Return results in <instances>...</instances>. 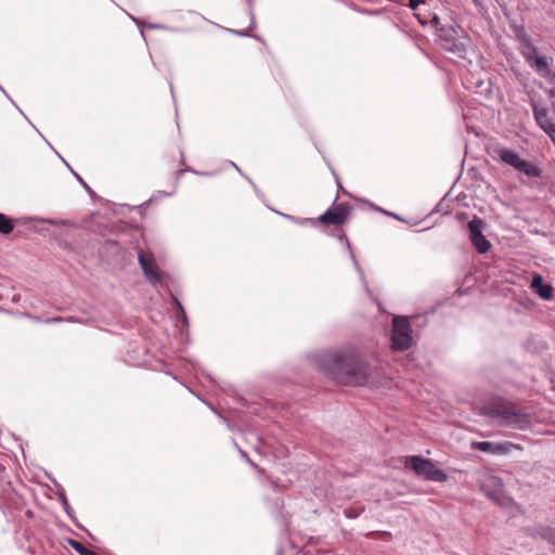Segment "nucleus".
<instances>
[{
    "label": "nucleus",
    "mask_w": 555,
    "mask_h": 555,
    "mask_svg": "<svg viewBox=\"0 0 555 555\" xmlns=\"http://www.w3.org/2000/svg\"><path fill=\"white\" fill-rule=\"evenodd\" d=\"M321 365L338 383L350 386L370 384V367L353 350L327 352L322 356Z\"/></svg>",
    "instance_id": "f257e3e1"
},
{
    "label": "nucleus",
    "mask_w": 555,
    "mask_h": 555,
    "mask_svg": "<svg viewBox=\"0 0 555 555\" xmlns=\"http://www.w3.org/2000/svg\"><path fill=\"white\" fill-rule=\"evenodd\" d=\"M488 415L498 418L504 426H512L518 429L527 427L530 423L528 414L517 404L507 401H496L488 406Z\"/></svg>",
    "instance_id": "f03ea898"
},
{
    "label": "nucleus",
    "mask_w": 555,
    "mask_h": 555,
    "mask_svg": "<svg viewBox=\"0 0 555 555\" xmlns=\"http://www.w3.org/2000/svg\"><path fill=\"white\" fill-rule=\"evenodd\" d=\"M402 462L405 468L413 470L421 478L436 482L448 480V475L430 459L411 455L403 457Z\"/></svg>",
    "instance_id": "7ed1b4c3"
},
{
    "label": "nucleus",
    "mask_w": 555,
    "mask_h": 555,
    "mask_svg": "<svg viewBox=\"0 0 555 555\" xmlns=\"http://www.w3.org/2000/svg\"><path fill=\"white\" fill-rule=\"evenodd\" d=\"M496 153L503 163L514 167L516 170L524 172L526 176L530 178L540 177L541 170L531 162L522 159L518 153L505 147L499 149Z\"/></svg>",
    "instance_id": "20e7f679"
},
{
    "label": "nucleus",
    "mask_w": 555,
    "mask_h": 555,
    "mask_svg": "<svg viewBox=\"0 0 555 555\" xmlns=\"http://www.w3.org/2000/svg\"><path fill=\"white\" fill-rule=\"evenodd\" d=\"M392 348L395 350H406L412 344V328L405 317H396L392 321Z\"/></svg>",
    "instance_id": "39448f33"
},
{
    "label": "nucleus",
    "mask_w": 555,
    "mask_h": 555,
    "mask_svg": "<svg viewBox=\"0 0 555 555\" xmlns=\"http://www.w3.org/2000/svg\"><path fill=\"white\" fill-rule=\"evenodd\" d=\"M350 211L351 205L349 203H334L319 217L318 221L324 224L341 225L347 221Z\"/></svg>",
    "instance_id": "423d86ee"
},
{
    "label": "nucleus",
    "mask_w": 555,
    "mask_h": 555,
    "mask_svg": "<svg viewBox=\"0 0 555 555\" xmlns=\"http://www.w3.org/2000/svg\"><path fill=\"white\" fill-rule=\"evenodd\" d=\"M139 262L146 276L152 284H162L164 274L159 270L152 253L141 250L139 253Z\"/></svg>",
    "instance_id": "0eeeda50"
},
{
    "label": "nucleus",
    "mask_w": 555,
    "mask_h": 555,
    "mask_svg": "<svg viewBox=\"0 0 555 555\" xmlns=\"http://www.w3.org/2000/svg\"><path fill=\"white\" fill-rule=\"evenodd\" d=\"M468 230L470 235V241L473 245L476 247L478 253L485 254L487 253L491 244L482 234L483 230V221L479 218H474L468 222Z\"/></svg>",
    "instance_id": "6e6552de"
},
{
    "label": "nucleus",
    "mask_w": 555,
    "mask_h": 555,
    "mask_svg": "<svg viewBox=\"0 0 555 555\" xmlns=\"http://www.w3.org/2000/svg\"><path fill=\"white\" fill-rule=\"evenodd\" d=\"M473 448L477 449L482 452L492 453V454H506L512 449H519L518 446L512 443V442H502V443H494L490 441H478L473 443Z\"/></svg>",
    "instance_id": "1a4fd4ad"
},
{
    "label": "nucleus",
    "mask_w": 555,
    "mask_h": 555,
    "mask_svg": "<svg viewBox=\"0 0 555 555\" xmlns=\"http://www.w3.org/2000/svg\"><path fill=\"white\" fill-rule=\"evenodd\" d=\"M518 40L520 43L521 55L525 57L527 63H532L533 59L539 54L537 47L526 34L518 35Z\"/></svg>",
    "instance_id": "9d476101"
},
{
    "label": "nucleus",
    "mask_w": 555,
    "mask_h": 555,
    "mask_svg": "<svg viewBox=\"0 0 555 555\" xmlns=\"http://www.w3.org/2000/svg\"><path fill=\"white\" fill-rule=\"evenodd\" d=\"M531 288L543 299H551L553 297V287L543 282L540 274H535L531 281Z\"/></svg>",
    "instance_id": "9b49d317"
},
{
    "label": "nucleus",
    "mask_w": 555,
    "mask_h": 555,
    "mask_svg": "<svg viewBox=\"0 0 555 555\" xmlns=\"http://www.w3.org/2000/svg\"><path fill=\"white\" fill-rule=\"evenodd\" d=\"M489 487H493V492H489V496L494 500L499 501L501 492H502V480L495 476H489L487 480L485 481L482 488L487 491Z\"/></svg>",
    "instance_id": "f8f14e48"
},
{
    "label": "nucleus",
    "mask_w": 555,
    "mask_h": 555,
    "mask_svg": "<svg viewBox=\"0 0 555 555\" xmlns=\"http://www.w3.org/2000/svg\"><path fill=\"white\" fill-rule=\"evenodd\" d=\"M531 66L535 68V70L541 74L543 77H551L552 70L550 69L548 62L545 56L537 55L532 63H529Z\"/></svg>",
    "instance_id": "ddd939ff"
},
{
    "label": "nucleus",
    "mask_w": 555,
    "mask_h": 555,
    "mask_svg": "<svg viewBox=\"0 0 555 555\" xmlns=\"http://www.w3.org/2000/svg\"><path fill=\"white\" fill-rule=\"evenodd\" d=\"M69 546L75 550L79 555H99L92 550H89L82 543H80L77 540L69 539L68 540Z\"/></svg>",
    "instance_id": "4468645a"
},
{
    "label": "nucleus",
    "mask_w": 555,
    "mask_h": 555,
    "mask_svg": "<svg viewBox=\"0 0 555 555\" xmlns=\"http://www.w3.org/2000/svg\"><path fill=\"white\" fill-rule=\"evenodd\" d=\"M534 117L539 126L546 131L547 124H554L548 117L545 111L534 108Z\"/></svg>",
    "instance_id": "2eb2a0df"
},
{
    "label": "nucleus",
    "mask_w": 555,
    "mask_h": 555,
    "mask_svg": "<svg viewBox=\"0 0 555 555\" xmlns=\"http://www.w3.org/2000/svg\"><path fill=\"white\" fill-rule=\"evenodd\" d=\"M14 224L12 220L3 214H0V233L9 234L13 231Z\"/></svg>",
    "instance_id": "dca6fc26"
},
{
    "label": "nucleus",
    "mask_w": 555,
    "mask_h": 555,
    "mask_svg": "<svg viewBox=\"0 0 555 555\" xmlns=\"http://www.w3.org/2000/svg\"><path fill=\"white\" fill-rule=\"evenodd\" d=\"M546 133L550 135L552 142L555 144V124H547Z\"/></svg>",
    "instance_id": "f3484780"
},
{
    "label": "nucleus",
    "mask_w": 555,
    "mask_h": 555,
    "mask_svg": "<svg viewBox=\"0 0 555 555\" xmlns=\"http://www.w3.org/2000/svg\"><path fill=\"white\" fill-rule=\"evenodd\" d=\"M422 2H423V0H410L409 1V7L412 10H416Z\"/></svg>",
    "instance_id": "a211bd4d"
},
{
    "label": "nucleus",
    "mask_w": 555,
    "mask_h": 555,
    "mask_svg": "<svg viewBox=\"0 0 555 555\" xmlns=\"http://www.w3.org/2000/svg\"><path fill=\"white\" fill-rule=\"evenodd\" d=\"M345 515H346L347 517H349V518H354V517H357V514H356L354 512H352V509H350V508L345 511Z\"/></svg>",
    "instance_id": "6ab92c4d"
},
{
    "label": "nucleus",
    "mask_w": 555,
    "mask_h": 555,
    "mask_svg": "<svg viewBox=\"0 0 555 555\" xmlns=\"http://www.w3.org/2000/svg\"><path fill=\"white\" fill-rule=\"evenodd\" d=\"M551 82L555 83V73H551V77H546Z\"/></svg>",
    "instance_id": "aec40b11"
},
{
    "label": "nucleus",
    "mask_w": 555,
    "mask_h": 555,
    "mask_svg": "<svg viewBox=\"0 0 555 555\" xmlns=\"http://www.w3.org/2000/svg\"><path fill=\"white\" fill-rule=\"evenodd\" d=\"M551 383H552V385H553V389L555 390V376H554V377H552Z\"/></svg>",
    "instance_id": "412c9836"
},
{
    "label": "nucleus",
    "mask_w": 555,
    "mask_h": 555,
    "mask_svg": "<svg viewBox=\"0 0 555 555\" xmlns=\"http://www.w3.org/2000/svg\"><path fill=\"white\" fill-rule=\"evenodd\" d=\"M551 539H552L553 544H555V532L552 533V538Z\"/></svg>",
    "instance_id": "4be33fe9"
},
{
    "label": "nucleus",
    "mask_w": 555,
    "mask_h": 555,
    "mask_svg": "<svg viewBox=\"0 0 555 555\" xmlns=\"http://www.w3.org/2000/svg\"><path fill=\"white\" fill-rule=\"evenodd\" d=\"M62 319L61 318H55V319H52L51 321L53 322H60Z\"/></svg>",
    "instance_id": "5701e85b"
}]
</instances>
